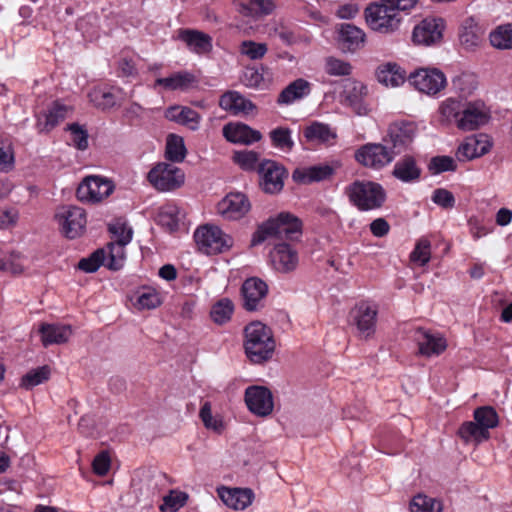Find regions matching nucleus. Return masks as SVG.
I'll use <instances>...</instances> for the list:
<instances>
[{
    "label": "nucleus",
    "instance_id": "obj_48",
    "mask_svg": "<svg viewBox=\"0 0 512 512\" xmlns=\"http://www.w3.org/2000/svg\"><path fill=\"white\" fill-rule=\"evenodd\" d=\"M166 158L173 162H182L185 158L186 149L183 139L174 134H170L166 144Z\"/></svg>",
    "mask_w": 512,
    "mask_h": 512
},
{
    "label": "nucleus",
    "instance_id": "obj_61",
    "mask_svg": "<svg viewBox=\"0 0 512 512\" xmlns=\"http://www.w3.org/2000/svg\"><path fill=\"white\" fill-rule=\"evenodd\" d=\"M352 67L348 62L333 57L326 60V72L329 75L346 76L351 73Z\"/></svg>",
    "mask_w": 512,
    "mask_h": 512
},
{
    "label": "nucleus",
    "instance_id": "obj_16",
    "mask_svg": "<svg viewBox=\"0 0 512 512\" xmlns=\"http://www.w3.org/2000/svg\"><path fill=\"white\" fill-rule=\"evenodd\" d=\"M261 185L266 193L274 194L282 190L286 171L283 166L273 160H264L258 165Z\"/></svg>",
    "mask_w": 512,
    "mask_h": 512
},
{
    "label": "nucleus",
    "instance_id": "obj_51",
    "mask_svg": "<svg viewBox=\"0 0 512 512\" xmlns=\"http://www.w3.org/2000/svg\"><path fill=\"white\" fill-rule=\"evenodd\" d=\"M269 136L271 138L272 144L281 150L291 151L294 142L291 138V130L285 127H277L273 129Z\"/></svg>",
    "mask_w": 512,
    "mask_h": 512
},
{
    "label": "nucleus",
    "instance_id": "obj_62",
    "mask_svg": "<svg viewBox=\"0 0 512 512\" xmlns=\"http://www.w3.org/2000/svg\"><path fill=\"white\" fill-rule=\"evenodd\" d=\"M109 231L113 234L115 241L128 244L132 239L133 231L125 223L116 222L109 225Z\"/></svg>",
    "mask_w": 512,
    "mask_h": 512
},
{
    "label": "nucleus",
    "instance_id": "obj_30",
    "mask_svg": "<svg viewBox=\"0 0 512 512\" xmlns=\"http://www.w3.org/2000/svg\"><path fill=\"white\" fill-rule=\"evenodd\" d=\"M392 174L402 182H413L420 178L421 168L413 156L405 155L396 162Z\"/></svg>",
    "mask_w": 512,
    "mask_h": 512
},
{
    "label": "nucleus",
    "instance_id": "obj_50",
    "mask_svg": "<svg viewBox=\"0 0 512 512\" xmlns=\"http://www.w3.org/2000/svg\"><path fill=\"white\" fill-rule=\"evenodd\" d=\"M259 153L252 150L235 151L232 160L241 169L245 171H253L256 169L259 161Z\"/></svg>",
    "mask_w": 512,
    "mask_h": 512
},
{
    "label": "nucleus",
    "instance_id": "obj_46",
    "mask_svg": "<svg viewBox=\"0 0 512 512\" xmlns=\"http://www.w3.org/2000/svg\"><path fill=\"white\" fill-rule=\"evenodd\" d=\"M188 498L186 492L170 490L169 494L163 497V503L159 509L161 512H177L187 503Z\"/></svg>",
    "mask_w": 512,
    "mask_h": 512
},
{
    "label": "nucleus",
    "instance_id": "obj_54",
    "mask_svg": "<svg viewBox=\"0 0 512 512\" xmlns=\"http://www.w3.org/2000/svg\"><path fill=\"white\" fill-rule=\"evenodd\" d=\"M106 253L104 249H97L86 258L78 262V268L86 273L96 272L104 263Z\"/></svg>",
    "mask_w": 512,
    "mask_h": 512
},
{
    "label": "nucleus",
    "instance_id": "obj_17",
    "mask_svg": "<svg viewBox=\"0 0 512 512\" xmlns=\"http://www.w3.org/2000/svg\"><path fill=\"white\" fill-rule=\"evenodd\" d=\"M270 259L273 268L280 273L294 271L299 263L297 251L285 242L274 244V248L270 252Z\"/></svg>",
    "mask_w": 512,
    "mask_h": 512
},
{
    "label": "nucleus",
    "instance_id": "obj_2",
    "mask_svg": "<svg viewBox=\"0 0 512 512\" xmlns=\"http://www.w3.org/2000/svg\"><path fill=\"white\" fill-rule=\"evenodd\" d=\"M276 342L270 327L260 321L250 322L244 328V349L247 358L254 364L269 361L274 354Z\"/></svg>",
    "mask_w": 512,
    "mask_h": 512
},
{
    "label": "nucleus",
    "instance_id": "obj_9",
    "mask_svg": "<svg viewBox=\"0 0 512 512\" xmlns=\"http://www.w3.org/2000/svg\"><path fill=\"white\" fill-rule=\"evenodd\" d=\"M395 157V152L381 143H367L355 153L356 160L363 166L380 169Z\"/></svg>",
    "mask_w": 512,
    "mask_h": 512
},
{
    "label": "nucleus",
    "instance_id": "obj_31",
    "mask_svg": "<svg viewBox=\"0 0 512 512\" xmlns=\"http://www.w3.org/2000/svg\"><path fill=\"white\" fill-rule=\"evenodd\" d=\"M42 343L45 347L52 344H63L68 341L72 334L70 326L42 324L40 327Z\"/></svg>",
    "mask_w": 512,
    "mask_h": 512
},
{
    "label": "nucleus",
    "instance_id": "obj_24",
    "mask_svg": "<svg viewBox=\"0 0 512 512\" xmlns=\"http://www.w3.org/2000/svg\"><path fill=\"white\" fill-rule=\"evenodd\" d=\"M219 106L235 115H247L256 109V105L238 91L225 92L219 99Z\"/></svg>",
    "mask_w": 512,
    "mask_h": 512
},
{
    "label": "nucleus",
    "instance_id": "obj_19",
    "mask_svg": "<svg viewBox=\"0 0 512 512\" xmlns=\"http://www.w3.org/2000/svg\"><path fill=\"white\" fill-rule=\"evenodd\" d=\"M415 340L418 345L419 353L422 356H439L447 348V341L441 334H432L430 331L423 328L416 330Z\"/></svg>",
    "mask_w": 512,
    "mask_h": 512
},
{
    "label": "nucleus",
    "instance_id": "obj_41",
    "mask_svg": "<svg viewBox=\"0 0 512 512\" xmlns=\"http://www.w3.org/2000/svg\"><path fill=\"white\" fill-rule=\"evenodd\" d=\"M452 84L459 96L466 98L477 89L478 80L474 73L463 72L453 79Z\"/></svg>",
    "mask_w": 512,
    "mask_h": 512
},
{
    "label": "nucleus",
    "instance_id": "obj_25",
    "mask_svg": "<svg viewBox=\"0 0 512 512\" xmlns=\"http://www.w3.org/2000/svg\"><path fill=\"white\" fill-rule=\"evenodd\" d=\"M178 39L183 41L191 51L198 54L208 53L212 49V38L198 30L180 29Z\"/></svg>",
    "mask_w": 512,
    "mask_h": 512
},
{
    "label": "nucleus",
    "instance_id": "obj_32",
    "mask_svg": "<svg viewBox=\"0 0 512 512\" xmlns=\"http://www.w3.org/2000/svg\"><path fill=\"white\" fill-rule=\"evenodd\" d=\"M166 118L182 125L188 126L191 130H197L201 116L190 107L174 106L166 111Z\"/></svg>",
    "mask_w": 512,
    "mask_h": 512
},
{
    "label": "nucleus",
    "instance_id": "obj_7",
    "mask_svg": "<svg viewBox=\"0 0 512 512\" xmlns=\"http://www.w3.org/2000/svg\"><path fill=\"white\" fill-rule=\"evenodd\" d=\"M150 184L158 191H172L184 183V173L170 163H158L147 175Z\"/></svg>",
    "mask_w": 512,
    "mask_h": 512
},
{
    "label": "nucleus",
    "instance_id": "obj_20",
    "mask_svg": "<svg viewBox=\"0 0 512 512\" xmlns=\"http://www.w3.org/2000/svg\"><path fill=\"white\" fill-rule=\"evenodd\" d=\"M268 292L267 284L259 278H249L242 285L244 308L256 311L263 307V299Z\"/></svg>",
    "mask_w": 512,
    "mask_h": 512
},
{
    "label": "nucleus",
    "instance_id": "obj_13",
    "mask_svg": "<svg viewBox=\"0 0 512 512\" xmlns=\"http://www.w3.org/2000/svg\"><path fill=\"white\" fill-rule=\"evenodd\" d=\"M409 82L420 92L437 94L446 85L444 74L438 69H419L409 76Z\"/></svg>",
    "mask_w": 512,
    "mask_h": 512
},
{
    "label": "nucleus",
    "instance_id": "obj_14",
    "mask_svg": "<svg viewBox=\"0 0 512 512\" xmlns=\"http://www.w3.org/2000/svg\"><path fill=\"white\" fill-rule=\"evenodd\" d=\"M417 132V126L413 122H395L389 126L388 136L384 142H390L395 155L406 150L413 142Z\"/></svg>",
    "mask_w": 512,
    "mask_h": 512
},
{
    "label": "nucleus",
    "instance_id": "obj_37",
    "mask_svg": "<svg viewBox=\"0 0 512 512\" xmlns=\"http://www.w3.org/2000/svg\"><path fill=\"white\" fill-rule=\"evenodd\" d=\"M195 76L189 72H177L169 77L158 78L156 84L168 90H187L195 83Z\"/></svg>",
    "mask_w": 512,
    "mask_h": 512
},
{
    "label": "nucleus",
    "instance_id": "obj_58",
    "mask_svg": "<svg viewBox=\"0 0 512 512\" xmlns=\"http://www.w3.org/2000/svg\"><path fill=\"white\" fill-rule=\"evenodd\" d=\"M457 165L454 159L450 156H436L433 157L429 163V170L433 174H439L446 171H455Z\"/></svg>",
    "mask_w": 512,
    "mask_h": 512
},
{
    "label": "nucleus",
    "instance_id": "obj_4",
    "mask_svg": "<svg viewBox=\"0 0 512 512\" xmlns=\"http://www.w3.org/2000/svg\"><path fill=\"white\" fill-rule=\"evenodd\" d=\"M346 194L359 210L380 208L386 198L382 186L371 181H355L346 188Z\"/></svg>",
    "mask_w": 512,
    "mask_h": 512
},
{
    "label": "nucleus",
    "instance_id": "obj_42",
    "mask_svg": "<svg viewBox=\"0 0 512 512\" xmlns=\"http://www.w3.org/2000/svg\"><path fill=\"white\" fill-rule=\"evenodd\" d=\"M50 373L51 370L47 365L32 369L22 376L20 386L26 390H30L47 381L50 377Z\"/></svg>",
    "mask_w": 512,
    "mask_h": 512
},
{
    "label": "nucleus",
    "instance_id": "obj_52",
    "mask_svg": "<svg viewBox=\"0 0 512 512\" xmlns=\"http://www.w3.org/2000/svg\"><path fill=\"white\" fill-rule=\"evenodd\" d=\"M431 258V243L427 238L417 241L414 250L410 254V260L420 266L426 265Z\"/></svg>",
    "mask_w": 512,
    "mask_h": 512
},
{
    "label": "nucleus",
    "instance_id": "obj_35",
    "mask_svg": "<svg viewBox=\"0 0 512 512\" xmlns=\"http://www.w3.org/2000/svg\"><path fill=\"white\" fill-rule=\"evenodd\" d=\"M183 217L184 213L180 207L175 204H167L158 212L157 222L172 232L177 230Z\"/></svg>",
    "mask_w": 512,
    "mask_h": 512
},
{
    "label": "nucleus",
    "instance_id": "obj_59",
    "mask_svg": "<svg viewBox=\"0 0 512 512\" xmlns=\"http://www.w3.org/2000/svg\"><path fill=\"white\" fill-rule=\"evenodd\" d=\"M71 133V140L79 150L88 148V132L78 123H72L67 128Z\"/></svg>",
    "mask_w": 512,
    "mask_h": 512
},
{
    "label": "nucleus",
    "instance_id": "obj_8",
    "mask_svg": "<svg viewBox=\"0 0 512 512\" xmlns=\"http://www.w3.org/2000/svg\"><path fill=\"white\" fill-rule=\"evenodd\" d=\"M62 234L69 239H75L83 234L86 227V213L77 206H63L56 215Z\"/></svg>",
    "mask_w": 512,
    "mask_h": 512
},
{
    "label": "nucleus",
    "instance_id": "obj_39",
    "mask_svg": "<svg viewBox=\"0 0 512 512\" xmlns=\"http://www.w3.org/2000/svg\"><path fill=\"white\" fill-rule=\"evenodd\" d=\"M304 137L310 142L323 144L335 139L336 133L329 125L315 121L305 128Z\"/></svg>",
    "mask_w": 512,
    "mask_h": 512
},
{
    "label": "nucleus",
    "instance_id": "obj_55",
    "mask_svg": "<svg viewBox=\"0 0 512 512\" xmlns=\"http://www.w3.org/2000/svg\"><path fill=\"white\" fill-rule=\"evenodd\" d=\"M199 416L207 429L212 430L218 434L223 431L224 424L219 417L212 415L210 402H205L202 405Z\"/></svg>",
    "mask_w": 512,
    "mask_h": 512
},
{
    "label": "nucleus",
    "instance_id": "obj_5",
    "mask_svg": "<svg viewBox=\"0 0 512 512\" xmlns=\"http://www.w3.org/2000/svg\"><path fill=\"white\" fill-rule=\"evenodd\" d=\"M194 239L199 250L205 254L223 253L233 246L232 237L212 225L199 227L194 233Z\"/></svg>",
    "mask_w": 512,
    "mask_h": 512
},
{
    "label": "nucleus",
    "instance_id": "obj_29",
    "mask_svg": "<svg viewBox=\"0 0 512 512\" xmlns=\"http://www.w3.org/2000/svg\"><path fill=\"white\" fill-rule=\"evenodd\" d=\"M311 92V84L303 79L298 78L287 85L278 95L277 104L290 105L295 101L301 100L308 96Z\"/></svg>",
    "mask_w": 512,
    "mask_h": 512
},
{
    "label": "nucleus",
    "instance_id": "obj_44",
    "mask_svg": "<svg viewBox=\"0 0 512 512\" xmlns=\"http://www.w3.org/2000/svg\"><path fill=\"white\" fill-rule=\"evenodd\" d=\"M443 505L440 501L418 494L410 502L411 512H442Z\"/></svg>",
    "mask_w": 512,
    "mask_h": 512
},
{
    "label": "nucleus",
    "instance_id": "obj_63",
    "mask_svg": "<svg viewBox=\"0 0 512 512\" xmlns=\"http://www.w3.org/2000/svg\"><path fill=\"white\" fill-rule=\"evenodd\" d=\"M432 201L444 209H451L455 206L454 195L452 192L444 188H438L434 190Z\"/></svg>",
    "mask_w": 512,
    "mask_h": 512
},
{
    "label": "nucleus",
    "instance_id": "obj_34",
    "mask_svg": "<svg viewBox=\"0 0 512 512\" xmlns=\"http://www.w3.org/2000/svg\"><path fill=\"white\" fill-rule=\"evenodd\" d=\"M457 434L465 444H473L475 446L490 438V435H486L484 429L479 427L474 421L462 423Z\"/></svg>",
    "mask_w": 512,
    "mask_h": 512
},
{
    "label": "nucleus",
    "instance_id": "obj_33",
    "mask_svg": "<svg viewBox=\"0 0 512 512\" xmlns=\"http://www.w3.org/2000/svg\"><path fill=\"white\" fill-rule=\"evenodd\" d=\"M483 37V31L473 18H467L463 21L459 30V40L466 49H471L480 44Z\"/></svg>",
    "mask_w": 512,
    "mask_h": 512
},
{
    "label": "nucleus",
    "instance_id": "obj_15",
    "mask_svg": "<svg viewBox=\"0 0 512 512\" xmlns=\"http://www.w3.org/2000/svg\"><path fill=\"white\" fill-rule=\"evenodd\" d=\"M251 209L248 197L240 192L229 193L217 204V212L227 220L243 218Z\"/></svg>",
    "mask_w": 512,
    "mask_h": 512
},
{
    "label": "nucleus",
    "instance_id": "obj_49",
    "mask_svg": "<svg viewBox=\"0 0 512 512\" xmlns=\"http://www.w3.org/2000/svg\"><path fill=\"white\" fill-rule=\"evenodd\" d=\"M0 270L15 275L21 274L24 271L23 256L16 252L0 254Z\"/></svg>",
    "mask_w": 512,
    "mask_h": 512
},
{
    "label": "nucleus",
    "instance_id": "obj_43",
    "mask_svg": "<svg viewBox=\"0 0 512 512\" xmlns=\"http://www.w3.org/2000/svg\"><path fill=\"white\" fill-rule=\"evenodd\" d=\"M490 43L497 49H512V25L498 26L489 36Z\"/></svg>",
    "mask_w": 512,
    "mask_h": 512
},
{
    "label": "nucleus",
    "instance_id": "obj_6",
    "mask_svg": "<svg viewBox=\"0 0 512 512\" xmlns=\"http://www.w3.org/2000/svg\"><path fill=\"white\" fill-rule=\"evenodd\" d=\"M365 19L368 26L381 33H390L398 29L400 18L398 11L390 8L388 3H372L365 9Z\"/></svg>",
    "mask_w": 512,
    "mask_h": 512
},
{
    "label": "nucleus",
    "instance_id": "obj_60",
    "mask_svg": "<svg viewBox=\"0 0 512 512\" xmlns=\"http://www.w3.org/2000/svg\"><path fill=\"white\" fill-rule=\"evenodd\" d=\"M14 168V153L7 141H0V171L9 172Z\"/></svg>",
    "mask_w": 512,
    "mask_h": 512
},
{
    "label": "nucleus",
    "instance_id": "obj_23",
    "mask_svg": "<svg viewBox=\"0 0 512 512\" xmlns=\"http://www.w3.org/2000/svg\"><path fill=\"white\" fill-rule=\"evenodd\" d=\"M492 147L489 137L485 134L466 138L459 146L457 155L460 160H471L488 153Z\"/></svg>",
    "mask_w": 512,
    "mask_h": 512
},
{
    "label": "nucleus",
    "instance_id": "obj_12",
    "mask_svg": "<svg viewBox=\"0 0 512 512\" xmlns=\"http://www.w3.org/2000/svg\"><path fill=\"white\" fill-rule=\"evenodd\" d=\"M244 399L249 411L256 416L266 417L273 411L272 393L264 386L253 385L247 387Z\"/></svg>",
    "mask_w": 512,
    "mask_h": 512
},
{
    "label": "nucleus",
    "instance_id": "obj_18",
    "mask_svg": "<svg viewBox=\"0 0 512 512\" xmlns=\"http://www.w3.org/2000/svg\"><path fill=\"white\" fill-rule=\"evenodd\" d=\"M444 23L442 19L427 18L418 24L413 30V41L416 44L431 45L442 38Z\"/></svg>",
    "mask_w": 512,
    "mask_h": 512
},
{
    "label": "nucleus",
    "instance_id": "obj_27",
    "mask_svg": "<svg viewBox=\"0 0 512 512\" xmlns=\"http://www.w3.org/2000/svg\"><path fill=\"white\" fill-rule=\"evenodd\" d=\"M364 31L353 24H342L339 30V43L345 51L355 52L365 44Z\"/></svg>",
    "mask_w": 512,
    "mask_h": 512
},
{
    "label": "nucleus",
    "instance_id": "obj_10",
    "mask_svg": "<svg viewBox=\"0 0 512 512\" xmlns=\"http://www.w3.org/2000/svg\"><path fill=\"white\" fill-rule=\"evenodd\" d=\"M377 313V307L367 301H362L351 309V323L356 326L359 337L368 339L374 334Z\"/></svg>",
    "mask_w": 512,
    "mask_h": 512
},
{
    "label": "nucleus",
    "instance_id": "obj_3",
    "mask_svg": "<svg viewBox=\"0 0 512 512\" xmlns=\"http://www.w3.org/2000/svg\"><path fill=\"white\" fill-rule=\"evenodd\" d=\"M301 233V221L291 213L281 212L276 217L262 223L253 234L251 245H258L266 240H293Z\"/></svg>",
    "mask_w": 512,
    "mask_h": 512
},
{
    "label": "nucleus",
    "instance_id": "obj_38",
    "mask_svg": "<svg viewBox=\"0 0 512 512\" xmlns=\"http://www.w3.org/2000/svg\"><path fill=\"white\" fill-rule=\"evenodd\" d=\"M68 111L67 106L55 103L48 112L43 115L44 121H42L41 118L38 119L37 127L40 131H50L67 117Z\"/></svg>",
    "mask_w": 512,
    "mask_h": 512
},
{
    "label": "nucleus",
    "instance_id": "obj_56",
    "mask_svg": "<svg viewBox=\"0 0 512 512\" xmlns=\"http://www.w3.org/2000/svg\"><path fill=\"white\" fill-rule=\"evenodd\" d=\"M161 304L159 294L152 289H147L141 292L134 303V306L139 310H150L155 309Z\"/></svg>",
    "mask_w": 512,
    "mask_h": 512
},
{
    "label": "nucleus",
    "instance_id": "obj_28",
    "mask_svg": "<svg viewBox=\"0 0 512 512\" xmlns=\"http://www.w3.org/2000/svg\"><path fill=\"white\" fill-rule=\"evenodd\" d=\"M334 172L333 167L328 164H319L306 168H298L293 174V180L302 183L310 184L312 182H319L328 179Z\"/></svg>",
    "mask_w": 512,
    "mask_h": 512
},
{
    "label": "nucleus",
    "instance_id": "obj_22",
    "mask_svg": "<svg viewBox=\"0 0 512 512\" xmlns=\"http://www.w3.org/2000/svg\"><path fill=\"white\" fill-rule=\"evenodd\" d=\"M219 498L223 503L234 510H244L252 504L254 493L250 488H228L217 489Z\"/></svg>",
    "mask_w": 512,
    "mask_h": 512
},
{
    "label": "nucleus",
    "instance_id": "obj_1",
    "mask_svg": "<svg viewBox=\"0 0 512 512\" xmlns=\"http://www.w3.org/2000/svg\"><path fill=\"white\" fill-rule=\"evenodd\" d=\"M441 121L455 124L462 131H473L487 124L491 118L490 109L481 100L464 101L447 98L439 107Z\"/></svg>",
    "mask_w": 512,
    "mask_h": 512
},
{
    "label": "nucleus",
    "instance_id": "obj_47",
    "mask_svg": "<svg viewBox=\"0 0 512 512\" xmlns=\"http://www.w3.org/2000/svg\"><path fill=\"white\" fill-rule=\"evenodd\" d=\"M89 100L95 107L107 110L116 105V97L110 90L94 88L88 94Z\"/></svg>",
    "mask_w": 512,
    "mask_h": 512
},
{
    "label": "nucleus",
    "instance_id": "obj_40",
    "mask_svg": "<svg viewBox=\"0 0 512 512\" xmlns=\"http://www.w3.org/2000/svg\"><path fill=\"white\" fill-rule=\"evenodd\" d=\"M474 422L479 425L486 435H490V429L498 426L499 418L495 409L491 406H482L474 410Z\"/></svg>",
    "mask_w": 512,
    "mask_h": 512
},
{
    "label": "nucleus",
    "instance_id": "obj_21",
    "mask_svg": "<svg viewBox=\"0 0 512 512\" xmlns=\"http://www.w3.org/2000/svg\"><path fill=\"white\" fill-rule=\"evenodd\" d=\"M222 132L225 139L234 144L251 145L262 139L260 131L241 122L224 125Z\"/></svg>",
    "mask_w": 512,
    "mask_h": 512
},
{
    "label": "nucleus",
    "instance_id": "obj_64",
    "mask_svg": "<svg viewBox=\"0 0 512 512\" xmlns=\"http://www.w3.org/2000/svg\"><path fill=\"white\" fill-rule=\"evenodd\" d=\"M98 22V17L95 14H87L77 21V29L80 30L83 34H87L90 37L96 35V29L93 28L95 24Z\"/></svg>",
    "mask_w": 512,
    "mask_h": 512
},
{
    "label": "nucleus",
    "instance_id": "obj_45",
    "mask_svg": "<svg viewBox=\"0 0 512 512\" xmlns=\"http://www.w3.org/2000/svg\"><path fill=\"white\" fill-rule=\"evenodd\" d=\"M234 305L228 298L220 299L211 309L210 316L213 322L218 325L225 324L232 316Z\"/></svg>",
    "mask_w": 512,
    "mask_h": 512
},
{
    "label": "nucleus",
    "instance_id": "obj_53",
    "mask_svg": "<svg viewBox=\"0 0 512 512\" xmlns=\"http://www.w3.org/2000/svg\"><path fill=\"white\" fill-rule=\"evenodd\" d=\"M126 245L127 244H122V243L117 242V241L111 242V243L108 244L109 261H108L106 266L110 270L117 271V270H120L123 267L124 261H125L124 247Z\"/></svg>",
    "mask_w": 512,
    "mask_h": 512
},
{
    "label": "nucleus",
    "instance_id": "obj_11",
    "mask_svg": "<svg viewBox=\"0 0 512 512\" xmlns=\"http://www.w3.org/2000/svg\"><path fill=\"white\" fill-rule=\"evenodd\" d=\"M113 190L111 180L101 176H87L77 189V197L81 201L99 202L108 197Z\"/></svg>",
    "mask_w": 512,
    "mask_h": 512
},
{
    "label": "nucleus",
    "instance_id": "obj_26",
    "mask_svg": "<svg viewBox=\"0 0 512 512\" xmlns=\"http://www.w3.org/2000/svg\"><path fill=\"white\" fill-rule=\"evenodd\" d=\"M367 95V87L359 81H349L343 91L345 104L349 105L358 115L367 113L364 98Z\"/></svg>",
    "mask_w": 512,
    "mask_h": 512
},
{
    "label": "nucleus",
    "instance_id": "obj_57",
    "mask_svg": "<svg viewBox=\"0 0 512 512\" xmlns=\"http://www.w3.org/2000/svg\"><path fill=\"white\" fill-rule=\"evenodd\" d=\"M240 51L251 60L262 59L268 51L265 43H257L251 40L243 41L240 45Z\"/></svg>",
    "mask_w": 512,
    "mask_h": 512
},
{
    "label": "nucleus",
    "instance_id": "obj_36",
    "mask_svg": "<svg viewBox=\"0 0 512 512\" xmlns=\"http://www.w3.org/2000/svg\"><path fill=\"white\" fill-rule=\"evenodd\" d=\"M377 79L385 86L397 87L404 83L405 76L400 67L395 63H387L376 71Z\"/></svg>",
    "mask_w": 512,
    "mask_h": 512
}]
</instances>
